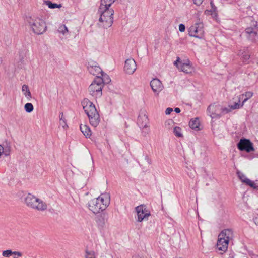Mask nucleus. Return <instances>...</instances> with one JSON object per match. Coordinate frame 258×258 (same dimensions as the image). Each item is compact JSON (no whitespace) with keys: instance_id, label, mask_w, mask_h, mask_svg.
I'll list each match as a JSON object with an SVG mask.
<instances>
[{"instance_id":"obj_1","label":"nucleus","mask_w":258,"mask_h":258,"mask_svg":"<svg viewBox=\"0 0 258 258\" xmlns=\"http://www.w3.org/2000/svg\"><path fill=\"white\" fill-rule=\"evenodd\" d=\"M81 104L89 118L90 124L94 127H97L100 121V119L95 105L87 98L84 99Z\"/></svg>"},{"instance_id":"obj_2","label":"nucleus","mask_w":258,"mask_h":258,"mask_svg":"<svg viewBox=\"0 0 258 258\" xmlns=\"http://www.w3.org/2000/svg\"><path fill=\"white\" fill-rule=\"evenodd\" d=\"M109 204V197L108 195H101L97 198L90 200L88 204V208L94 214L99 213L104 211Z\"/></svg>"},{"instance_id":"obj_3","label":"nucleus","mask_w":258,"mask_h":258,"mask_svg":"<svg viewBox=\"0 0 258 258\" xmlns=\"http://www.w3.org/2000/svg\"><path fill=\"white\" fill-rule=\"evenodd\" d=\"M250 21L249 26L244 30V33L246 39L253 43L258 41V22L254 16L247 17Z\"/></svg>"},{"instance_id":"obj_4","label":"nucleus","mask_w":258,"mask_h":258,"mask_svg":"<svg viewBox=\"0 0 258 258\" xmlns=\"http://www.w3.org/2000/svg\"><path fill=\"white\" fill-rule=\"evenodd\" d=\"M110 7H99L98 13L100 15L99 21L102 23V26L107 28L112 26L113 22L114 10Z\"/></svg>"},{"instance_id":"obj_5","label":"nucleus","mask_w":258,"mask_h":258,"mask_svg":"<svg viewBox=\"0 0 258 258\" xmlns=\"http://www.w3.org/2000/svg\"><path fill=\"white\" fill-rule=\"evenodd\" d=\"M233 236L232 231L230 229L222 230L218 235L216 248L219 251L225 252L227 250L230 238Z\"/></svg>"},{"instance_id":"obj_6","label":"nucleus","mask_w":258,"mask_h":258,"mask_svg":"<svg viewBox=\"0 0 258 258\" xmlns=\"http://www.w3.org/2000/svg\"><path fill=\"white\" fill-rule=\"evenodd\" d=\"M27 21L30 25L33 32L37 35L42 34L47 30L46 23L42 19H34L32 17H29L27 18Z\"/></svg>"},{"instance_id":"obj_7","label":"nucleus","mask_w":258,"mask_h":258,"mask_svg":"<svg viewBox=\"0 0 258 258\" xmlns=\"http://www.w3.org/2000/svg\"><path fill=\"white\" fill-rule=\"evenodd\" d=\"M25 203L28 207L38 211H44L47 209V205L45 203L30 194H28L25 197Z\"/></svg>"},{"instance_id":"obj_8","label":"nucleus","mask_w":258,"mask_h":258,"mask_svg":"<svg viewBox=\"0 0 258 258\" xmlns=\"http://www.w3.org/2000/svg\"><path fill=\"white\" fill-rule=\"evenodd\" d=\"M103 81L100 77H95L92 83L89 86L88 90L90 94L92 96L101 97L102 94Z\"/></svg>"},{"instance_id":"obj_9","label":"nucleus","mask_w":258,"mask_h":258,"mask_svg":"<svg viewBox=\"0 0 258 258\" xmlns=\"http://www.w3.org/2000/svg\"><path fill=\"white\" fill-rule=\"evenodd\" d=\"M204 31L202 23H196L191 25L188 29V34L190 36L202 39L204 37Z\"/></svg>"},{"instance_id":"obj_10","label":"nucleus","mask_w":258,"mask_h":258,"mask_svg":"<svg viewBox=\"0 0 258 258\" xmlns=\"http://www.w3.org/2000/svg\"><path fill=\"white\" fill-rule=\"evenodd\" d=\"M237 148L241 151L250 153L254 151L253 144L249 139L242 138L237 144Z\"/></svg>"},{"instance_id":"obj_11","label":"nucleus","mask_w":258,"mask_h":258,"mask_svg":"<svg viewBox=\"0 0 258 258\" xmlns=\"http://www.w3.org/2000/svg\"><path fill=\"white\" fill-rule=\"evenodd\" d=\"M137 214L138 222H142L144 219H148V217L151 215L150 211L147 209L145 205H140L135 208Z\"/></svg>"},{"instance_id":"obj_12","label":"nucleus","mask_w":258,"mask_h":258,"mask_svg":"<svg viewBox=\"0 0 258 258\" xmlns=\"http://www.w3.org/2000/svg\"><path fill=\"white\" fill-rule=\"evenodd\" d=\"M174 64L181 71L186 74L191 73L193 70V68L189 59L183 62L180 60L179 57H177L176 60L174 62Z\"/></svg>"},{"instance_id":"obj_13","label":"nucleus","mask_w":258,"mask_h":258,"mask_svg":"<svg viewBox=\"0 0 258 258\" xmlns=\"http://www.w3.org/2000/svg\"><path fill=\"white\" fill-rule=\"evenodd\" d=\"M220 109H221V106L220 105L211 104L208 106L207 110L212 118H219L221 117Z\"/></svg>"},{"instance_id":"obj_14","label":"nucleus","mask_w":258,"mask_h":258,"mask_svg":"<svg viewBox=\"0 0 258 258\" xmlns=\"http://www.w3.org/2000/svg\"><path fill=\"white\" fill-rule=\"evenodd\" d=\"M137 69L136 61L133 58H128L125 61L124 71L128 74H133Z\"/></svg>"},{"instance_id":"obj_15","label":"nucleus","mask_w":258,"mask_h":258,"mask_svg":"<svg viewBox=\"0 0 258 258\" xmlns=\"http://www.w3.org/2000/svg\"><path fill=\"white\" fill-rule=\"evenodd\" d=\"M237 55L241 57L242 62L244 64H248L250 57V52L248 47H243L238 50Z\"/></svg>"},{"instance_id":"obj_16","label":"nucleus","mask_w":258,"mask_h":258,"mask_svg":"<svg viewBox=\"0 0 258 258\" xmlns=\"http://www.w3.org/2000/svg\"><path fill=\"white\" fill-rule=\"evenodd\" d=\"M107 215L105 213H101L96 215L95 221L99 229H102L105 227V223L107 221Z\"/></svg>"},{"instance_id":"obj_17","label":"nucleus","mask_w":258,"mask_h":258,"mask_svg":"<svg viewBox=\"0 0 258 258\" xmlns=\"http://www.w3.org/2000/svg\"><path fill=\"white\" fill-rule=\"evenodd\" d=\"M236 174L239 179L241 180L242 183H245L246 185L250 186L251 188H255V183L247 178L246 176L240 171H237Z\"/></svg>"},{"instance_id":"obj_18","label":"nucleus","mask_w":258,"mask_h":258,"mask_svg":"<svg viewBox=\"0 0 258 258\" xmlns=\"http://www.w3.org/2000/svg\"><path fill=\"white\" fill-rule=\"evenodd\" d=\"M150 86L154 92H159L162 90L163 85L160 80L157 78L153 79L150 82Z\"/></svg>"},{"instance_id":"obj_19","label":"nucleus","mask_w":258,"mask_h":258,"mask_svg":"<svg viewBox=\"0 0 258 258\" xmlns=\"http://www.w3.org/2000/svg\"><path fill=\"white\" fill-rule=\"evenodd\" d=\"M88 70L91 74L93 75V76H96V77L98 76V75L99 74L103 73V71L98 65L95 66L93 68L92 67Z\"/></svg>"},{"instance_id":"obj_20","label":"nucleus","mask_w":258,"mask_h":258,"mask_svg":"<svg viewBox=\"0 0 258 258\" xmlns=\"http://www.w3.org/2000/svg\"><path fill=\"white\" fill-rule=\"evenodd\" d=\"M81 131L86 138H89L91 135V131L89 126L86 125L81 124L80 125Z\"/></svg>"},{"instance_id":"obj_21","label":"nucleus","mask_w":258,"mask_h":258,"mask_svg":"<svg viewBox=\"0 0 258 258\" xmlns=\"http://www.w3.org/2000/svg\"><path fill=\"white\" fill-rule=\"evenodd\" d=\"M200 122L198 118L191 119L189 122V126L194 130H199Z\"/></svg>"},{"instance_id":"obj_22","label":"nucleus","mask_w":258,"mask_h":258,"mask_svg":"<svg viewBox=\"0 0 258 258\" xmlns=\"http://www.w3.org/2000/svg\"><path fill=\"white\" fill-rule=\"evenodd\" d=\"M22 90L26 98L30 100L32 97L28 86L25 84L23 85L22 87Z\"/></svg>"},{"instance_id":"obj_23","label":"nucleus","mask_w":258,"mask_h":258,"mask_svg":"<svg viewBox=\"0 0 258 258\" xmlns=\"http://www.w3.org/2000/svg\"><path fill=\"white\" fill-rule=\"evenodd\" d=\"M142 120H143V121L141 124V127H145L147 126V123L148 121L147 116L146 114H144L142 116V115L140 114L138 118V122L140 123Z\"/></svg>"},{"instance_id":"obj_24","label":"nucleus","mask_w":258,"mask_h":258,"mask_svg":"<svg viewBox=\"0 0 258 258\" xmlns=\"http://www.w3.org/2000/svg\"><path fill=\"white\" fill-rule=\"evenodd\" d=\"M97 77H100L102 80V85H103L105 84H108L111 81L109 76L103 72V73L101 74L100 76H97Z\"/></svg>"},{"instance_id":"obj_25","label":"nucleus","mask_w":258,"mask_h":258,"mask_svg":"<svg viewBox=\"0 0 258 258\" xmlns=\"http://www.w3.org/2000/svg\"><path fill=\"white\" fill-rule=\"evenodd\" d=\"M3 148L4 149L3 154L6 156H9L11 152V144L10 143L6 142V145L3 146Z\"/></svg>"},{"instance_id":"obj_26","label":"nucleus","mask_w":258,"mask_h":258,"mask_svg":"<svg viewBox=\"0 0 258 258\" xmlns=\"http://www.w3.org/2000/svg\"><path fill=\"white\" fill-rule=\"evenodd\" d=\"M44 3L50 9L60 8L62 7L61 4L54 3L49 0L45 1Z\"/></svg>"},{"instance_id":"obj_27","label":"nucleus","mask_w":258,"mask_h":258,"mask_svg":"<svg viewBox=\"0 0 258 258\" xmlns=\"http://www.w3.org/2000/svg\"><path fill=\"white\" fill-rule=\"evenodd\" d=\"M115 2V0H100V7H110Z\"/></svg>"},{"instance_id":"obj_28","label":"nucleus","mask_w":258,"mask_h":258,"mask_svg":"<svg viewBox=\"0 0 258 258\" xmlns=\"http://www.w3.org/2000/svg\"><path fill=\"white\" fill-rule=\"evenodd\" d=\"M59 119H60V124L62 125L63 128L66 127L68 128V126L67 124V120L63 116V113L61 112L59 114Z\"/></svg>"},{"instance_id":"obj_29","label":"nucleus","mask_w":258,"mask_h":258,"mask_svg":"<svg viewBox=\"0 0 258 258\" xmlns=\"http://www.w3.org/2000/svg\"><path fill=\"white\" fill-rule=\"evenodd\" d=\"M241 99V97H239L238 99V102H235L233 105H231L230 107H231V110H234L236 109H239L243 106L244 104V102H242V103H240Z\"/></svg>"},{"instance_id":"obj_30","label":"nucleus","mask_w":258,"mask_h":258,"mask_svg":"<svg viewBox=\"0 0 258 258\" xmlns=\"http://www.w3.org/2000/svg\"><path fill=\"white\" fill-rule=\"evenodd\" d=\"M253 93L251 92H246L245 94H242L240 97L243 99V102H246L249 98L252 96Z\"/></svg>"},{"instance_id":"obj_31","label":"nucleus","mask_w":258,"mask_h":258,"mask_svg":"<svg viewBox=\"0 0 258 258\" xmlns=\"http://www.w3.org/2000/svg\"><path fill=\"white\" fill-rule=\"evenodd\" d=\"M85 256V258H96L95 252L93 250H88L86 249Z\"/></svg>"},{"instance_id":"obj_32","label":"nucleus","mask_w":258,"mask_h":258,"mask_svg":"<svg viewBox=\"0 0 258 258\" xmlns=\"http://www.w3.org/2000/svg\"><path fill=\"white\" fill-rule=\"evenodd\" d=\"M24 109L26 112L28 113H31L33 111L34 107L32 103H27L24 105Z\"/></svg>"},{"instance_id":"obj_33","label":"nucleus","mask_w":258,"mask_h":258,"mask_svg":"<svg viewBox=\"0 0 258 258\" xmlns=\"http://www.w3.org/2000/svg\"><path fill=\"white\" fill-rule=\"evenodd\" d=\"M174 134L177 137H182L183 135L181 133V128L180 127L176 126L174 128Z\"/></svg>"},{"instance_id":"obj_34","label":"nucleus","mask_w":258,"mask_h":258,"mask_svg":"<svg viewBox=\"0 0 258 258\" xmlns=\"http://www.w3.org/2000/svg\"><path fill=\"white\" fill-rule=\"evenodd\" d=\"M231 107H230V108H227V107H222L221 106V109H220V114L221 116L223 114H225L228 113H229L230 111H231Z\"/></svg>"},{"instance_id":"obj_35","label":"nucleus","mask_w":258,"mask_h":258,"mask_svg":"<svg viewBox=\"0 0 258 258\" xmlns=\"http://www.w3.org/2000/svg\"><path fill=\"white\" fill-rule=\"evenodd\" d=\"M13 254V251L11 250H6L3 252V256L4 257H9Z\"/></svg>"},{"instance_id":"obj_36","label":"nucleus","mask_w":258,"mask_h":258,"mask_svg":"<svg viewBox=\"0 0 258 258\" xmlns=\"http://www.w3.org/2000/svg\"><path fill=\"white\" fill-rule=\"evenodd\" d=\"M59 31L63 34H65L68 31V29L66 25H62L59 27Z\"/></svg>"},{"instance_id":"obj_37","label":"nucleus","mask_w":258,"mask_h":258,"mask_svg":"<svg viewBox=\"0 0 258 258\" xmlns=\"http://www.w3.org/2000/svg\"><path fill=\"white\" fill-rule=\"evenodd\" d=\"M97 65H98V63L95 61H89L87 63V69L89 70L91 68H92V67L93 68L94 66H97Z\"/></svg>"},{"instance_id":"obj_38","label":"nucleus","mask_w":258,"mask_h":258,"mask_svg":"<svg viewBox=\"0 0 258 258\" xmlns=\"http://www.w3.org/2000/svg\"><path fill=\"white\" fill-rule=\"evenodd\" d=\"M179 30L180 32H183L185 30V26L183 24H180L179 25Z\"/></svg>"},{"instance_id":"obj_39","label":"nucleus","mask_w":258,"mask_h":258,"mask_svg":"<svg viewBox=\"0 0 258 258\" xmlns=\"http://www.w3.org/2000/svg\"><path fill=\"white\" fill-rule=\"evenodd\" d=\"M203 0H193L194 3L197 6H200L202 4Z\"/></svg>"},{"instance_id":"obj_40","label":"nucleus","mask_w":258,"mask_h":258,"mask_svg":"<svg viewBox=\"0 0 258 258\" xmlns=\"http://www.w3.org/2000/svg\"><path fill=\"white\" fill-rule=\"evenodd\" d=\"M173 111V109L170 107H168L166 109L165 111V113L166 115H169Z\"/></svg>"},{"instance_id":"obj_41","label":"nucleus","mask_w":258,"mask_h":258,"mask_svg":"<svg viewBox=\"0 0 258 258\" xmlns=\"http://www.w3.org/2000/svg\"><path fill=\"white\" fill-rule=\"evenodd\" d=\"M248 254H249V255L251 257V258H255V257L257 256V255H256L255 254H254L253 252V251H249L248 252Z\"/></svg>"},{"instance_id":"obj_42","label":"nucleus","mask_w":258,"mask_h":258,"mask_svg":"<svg viewBox=\"0 0 258 258\" xmlns=\"http://www.w3.org/2000/svg\"><path fill=\"white\" fill-rule=\"evenodd\" d=\"M13 254L16 255L18 256H21L22 255V253L19 251H13Z\"/></svg>"},{"instance_id":"obj_43","label":"nucleus","mask_w":258,"mask_h":258,"mask_svg":"<svg viewBox=\"0 0 258 258\" xmlns=\"http://www.w3.org/2000/svg\"><path fill=\"white\" fill-rule=\"evenodd\" d=\"M145 159L147 160L149 164H151V160L149 159L148 156H145Z\"/></svg>"},{"instance_id":"obj_44","label":"nucleus","mask_w":258,"mask_h":258,"mask_svg":"<svg viewBox=\"0 0 258 258\" xmlns=\"http://www.w3.org/2000/svg\"><path fill=\"white\" fill-rule=\"evenodd\" d=\"M174 111L177 113H179L181 112V110L179 108L176 107L175 108Z\"/></svg>"},{"instance_id":"obj_45","label":"nucleus","mask_w":258,"mask_h":258,"mask_svg":"<svg viewBox=\"0 0 258 258\" xmlns=\"http://www.w3.org/2000/svg\"><path fill=\"white\" fill-rule=\"evenodd\" d=\"M210 4L211 5L213 10L215 11L216 9V7L214 5V4L212 2H211Z\"/></svg>"},{"instance_id":"obj_46","label":"nucleus","mask_w":258,"mask_h":258,"mask_svg":"<svg viewBox=\"0 0 258 258\" xmlns=\"http://www.w3.org/2000/svg\"><path fill=\"white\" fill-rule=\"evenodd\" d=\"M253 222L256 225H258V217L253 218Z\"/></svg>"},{"instance_id":"obj_47","label":"nucleus","mask_w":258,"mask_h":258,"mask_svg":"<svg viewBox=\"0 0 258 258\" xmlns=\"http://www.w3.org/2000/svg\"><path fill=\"white\" fill-rule=\"evenodd\" d=\"M132 258H144L143 256H141L139 255H135L132 256Z\"/></svg>"},{"instance_id":"obj_48","label":"nucleus","mask_w":258,"mask_h":258,"mask_svg":"<svg viewBox=\"0 0 258 258\" xmlns=\"http://www.w3.org/2000/svg\"><path fill=\"white\" fill-rule=\"evenodd\" d=\"M4 149L3 148V146L0 145V154H3Z\"/></svg>"},{"instance_id":"obj_49","label":"nucleus","mask_w":258,"mask_h":258,"mask_svg":"<svg viewBox=\"0 0 258 258\" xmlns=\"http://www.w3.org/2000/svg\"><path fill=\"white\" fill-rule=\"evenodd\" d=\"M255 188H253L254 189H258V185H257L255 183Z\"/></svg>"},{"instance_id":"obj_50","label":"nucleus","mask_w":258,"mask_h":258,"mask_svg":"<svg viewBox=\"0 0 258 258\" xmlns=\"http://www.w3.org/2000/svg\"><path fill=\"white\" fill-rule=\"evenodd\" d=\"M2 63V58L0 57V64Z\"/></svg>"},{"instance_id":"obj_51","label":"nucleus","mask_w":258,"mask_h":258,"mask_svg":"<svg viewBox=\"0 0 258 258\" xmlns=\"http://www.w3.org/2000/svg\"><path fill=\"white\" fill-rule=\"evenodd\" d=\"M14 258H17L16 257H14Z\"/></svg>"}]
</instances>
